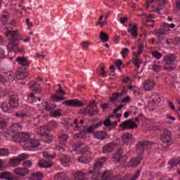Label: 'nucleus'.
<instances>
[{
	"instance_id": "1",
	"label": "nucleus",
	"mask_w": 180,
	"mask_h": 180,
	"mask_svg": "<svg viewBox=\"0 0 180 180\" xmlns=\"http://www.w3.org/2000/svg\"><path fill=\"white\" fill-rule=\"evenodd\" d=\"M106 160H108L107 158L102 157L96 160L92 169L89 172L90 178L93 180H98L99 178H102L103 180H126V178L122 176V175L112 178V174L109 171H105L103 174L100 172V169L103 167V164L106 162Z\"/></svg>"
},
{
	"instance_id": "2",
	"label": "nucleus",
	"mask_w": 180,
	"mask_h": 180,
	"mask_svg": "<svg viewBox=\"0 0 180 180\" xmlns=\"http://www.w3.org/2000/svg\"><path fill=\"white\" fill-rule=\"evenodd\" d=\"M8 36H11V37L10 41L7 45V49L8 51H12V50H15V49H18V47H19V42L18 41L20 40V38H19L20 37V34L18 32V30H7L6 32V37H8Z\"/></svg>"
},
{
	"instance_id": "3",
	"label": "nucleus",
	"mask_w": 180,
	"mask_h": 180,
	"mask_svg": "<svg viewBox=\"0 0 180 180\" xmlns=\"http://www.w3.org/2000/svg\"><path fill=\"white\" fill-rule=\"evenodd\" d=\"M160 140L163 143L160 145V148L162 150V151H167L169 148V146L172 144L171 131L167 129H165L161 135Z\"/></svg>"
},
{
	"instance_id": "4",
	"label": "nucleus",
	"mask_w": 180,
	"mask_h": 180,
	"mask_svg": "<svg viewBox=\"0 0 180 180\" xmlns=\"http://www.w3.org/2000/svg\"><path fill=\"white\" fill-rule=\"evenodd\" d=\"M12 139L15 143H24L30 139V134L27 132H20L13 135Z\"/></svg>"
},
{
	"instance_id": "5",
	"label": "nucleus",
	"mask_w": 180,
	"mask_h": 180,
	"mask_svg": "<svg viewBox=\"0 0 180 180\" xmlns=\"http://www.w3.org/2000/svg\"><path fill=\"white\" fill-rule=\"evenodd\" d=\"M152 146H153V142H150L148 141H141L136 145V151L139 154H143V153H144V150L151 148Z\"/></svg>"
},
{
	"instance_id": "6",
	"label": "nucleus",
	"mask_w": 180,
	"mask_h": 180,
	"mask_svg": "<svg viewBox=\"0 0 180 180\" xmlns=\"http://www.w3.org/2000/svg\"><path fill=\"white\" fill-rule=\"evenodd\" d=\"M113 161L115 162H120V164H124L127 160L124 158L123 155V149L122 148H119L117 153L112 156Z\"/></svg>"
},
{
	"instance_id": "7",
	"label": "nucleus",
	"mask_w": 180,
	"mask_h": 180,
	"mask_svg": "<svg viewBox=\"0 0 180 180\" xmlns=\"http://www.w3.org/2000/svg\"><path fill=\"white\" fill-rule=\"evenodd\" d=\"M120 127H122V130H133V129H137L138 126L136 122H133V120H128L122 122Z\"/></svg>"
},
{
	"instance_id": "8",
	"label": "nucleus",
	"mask_w": 180,
	"mask_h": 180,
	"mask_svg": "<svg viewBox=\"0 0 180 180\" xmlns=\"http://www.w3.org/2000/svg\"><path fill=\"white\" fill-rule=\"evenodd\" d=\"M63 105L72 108H82L84 103L78 99H70L63 102Z\"/></svg>"
},
{
	"instance_id": "9",
	"label": "nucleus",
	"mask_w": 180,
	"mask_h": 180,
	"mask_svg": "<svg viewBox=\"0 0 180 180\" xmlns=\"http://www.w3.org/2000/svg\"><path fill=\"white\" fill-rule=\"evenodd\" d=\"M27 158V155L25 154L20 155L18 158H12L9 160V164L11 167H18V165H20L22 161L26 160Z\"/></svg>"
},
{
	"instance_id": "10",
	"label": "nucleus",
	"mask_w": 180,
	"mask_h": 180,
	"mask_svg": "<svg viewBox=\"0 0 180 180\" xmlns=\"http://www.w3.org/2000/svg\"><path fill=\"white\" fill-rule=\"evenodd\" d=\"M8 103L14 108L19 107V96L15 94H13L8 96Z\"/></svg>"
},
{
	"instance_id": "11",
	"label": "nucleus",
	"mask_w": 180,
	"mask_h": 180,
	"mask_svg": "<svg viewBox=\"0 0 180 180\" xmlns=\"http://www.w3.org/2000/svg\"><path fill=\"white\" fill-rule=\"evenodd\" d=\"M13 172L17 176H26V175H29V169L27 167H17L14 169Z\"/></svg>"
},
{
	"instance_id": "12",
	"label": "nucleus",
	"mask_w": 180,
	"mask_h": 180,
	"mask_svg": "<svg viewBox=\"0 0 180 180\" xmlns=\"http://www.w3.org/2000/svg\"><path fill=\"white\" fill-rule=\"evenodd\" d=\"M15 77L17 79L20 81L26 79L29 77V72H26L24 69L19 68L15 72Z\"/></svg>"
},
{
	"instance_id": "13",
	"label": "nucleus",
	"mask_w": 180,
	"mask_h": 180,
	"mask_svg": "<svg viewBox=\"0 0 180 180\" xmlns=\"http://www.w3.org/2000/svg\"><path fill=\"white\" fill-rule=\"evenodd\" d=\"M141 160H143V158L141 157H139V158L134 157L131 158L128 162V167H129V168H137V167L140 165V162H141Z\"/></svg>"
},
{
	"instance_id": "14",
	"label": "nucleus",
	"mask_w": 180,
	"mask_h": 180,
	"mask_svg": "<svg viewBox=\"0 0 180 180\" xmlns=\"http://www.w3.org/2000/svg\"><path fill=\"white\" fill-rule=\"evenodd\" d=\"M117 147V144L116 143L112 142L110 143H107L105 145L103 148V153H112L115 148Z\"/></svg>"
},
{
	"instance_id": "15",
	"label": "nucleus",
	"mask_w": 180,
	"mask_h": 180,
	"mask_svg": "<svg viewBox=\"0 0 180 180\" xmlns=\"http://www.w3.org/2000/svg\"><path fill=\"white\" fill-rule=\"evenodd\" d=\"M1 109L5 113H12L15 108L9 103L3 102L1 104Z\"/></svg>"
},
{
	"instance_id": "16",
	"label": "nucleus",
	"mask_w": 180,
	"mask_h": 180,
	"mask_svg": "<svg viewBox=\"0 0 180 180\" xmlns=\"http://www.w3.org/2000/svg\"><path fill=\"white\" fill-rule=\"evenodd\" d=\"M37 147H40V141L36 139H31L30 141L29 145L25 143L24 146V148H27V150H30V148H36Z\"/></svg>"
},
{
	"instance_id": "17",
	"label": "nucleus",
	"mask_w": 180,
	"mask_h": 180,
	"mask_svg": "<svg viewBox=\"0 0 180 180\" xmlns=\"http://www.w3.org/2000/svg\"><path fill=\"white\" fill-rule=\"evenodd\" d=\"M49 126H42L37 129V133L39 134V136H44L46 134H49V131H51Z\"/></svg>"
},
{
	"instance_id": "18",
	"label": "nucleus",
	"mask_w": 180,
	"mask_h": 180,
	"mask_svg": "<svg viewBox=\"0 0 180 180\" xmlns=\"http://www.w3.org/2000/svg\"><path fill=\"white\" fill-rule=\"evenodd\" d=\"M145 91H151L155 86V83L153 79H148L143 84Z\"/></svg>"
},
{
	"instance_id": "19",
	"label": "nucleus",
	"mask_w": 180,
	"mask_h": 180,
	"mask_svg": "<svg viewBox=\"0 0 180 180\" xmlns=\"http://www.w3.org/2000/svg\"><path fill=\"white\" fill-rule=\"evenodd\" d=\"M143 53V45H139V51L136 53L135 60L134 61V64L136 65V68H140V64H141V62H140V59H139V56Z\"/></svg>"
},
{
	"instance_id": "20",
	"label": "nucleus",
	"mask_w": 180,
	"mask_h": 180,
	"mask_svg": "<svg viewBox=\"0 0 180 180\" xmlns=\"http://www.w3.org/2000/svg\"><path fill=\"white\" fill-rule=\"evenodd\" d=\"M15 61L20 65H22V67H29V65H30V61H29L26 57H18Z\"/></svg>"
},
{
	"instance_id": "21",
	"label": "nucleus",
	"mask_w": 180,
	"mask_h": 180,
	"mask_svg": "<svg viewBox=\"0 0 180 180\" xmlns=\"http://www.w3.org/2000/svg\"><path fill=\"white\" fill-rule=\"evenodd\" d=\"M85 173L82 171L76 172L73 174V180H86Z\"/></svg>"
},
{
	"instance_id": "22",
	"label": "nucleus",
	"mask_w": 180,
	"mask_h": 180,
	"mask_svg": "<svg viewBox=\"0 0 180 180\" xmlns=\"http://www.w3.org/2000/svg\"><path fill=\"white\" fill-rule=\"evenodd\" d=\"M82 113L84 115H89V116H95V112L94 110V107H92V104H90L87 107L84 108Z\"/></svg>"
},
{
	"instance_id": "23",
	"label": "nucleus",
	"mask_w": 180,
	"mask_h": 180,
	"mask_svg": "<svg viewBox=\"0 0 180 180\" xmlns=\"http://www.w3.org/2000/svg\"><path fill=\"white\" fill-rule=\"evenodd\" d=\"M163 60L165 63H170V64H174V63H175V60H176V56L172 53H170L165 56Z\"/></svg>"
},
{
	"instance_id": "24",
	"label": "nucleus",
	"mask_w": 180,
	"mask_h": 180,
	"mask_svg": "<svg viewBox=\"0 0 180 180\" xmlns=\"http://www.w3.org/2000/svg\"><path fill=\"white\" fill-rule=\"evenodd\" d=\"M169 30V24L167 23V22H163L159 30V36H160V34H165L166 33V32H168Z\"/></svg>"
},
{
	"instance_id": "25",
	"label": "nucleus",
	"mask_w": 180,
	"mask_h": 180,
	"mask_svg": "<svg viewBox=\"0 0 180 180\" xmlns=\"http://www.w3.org/2000/svg\"><path fill=\"white\" fill-rule=\"evenodd\" d=\"M138 30L139 28L137 27V24H135L133 27L128 30V32H130L132 39H137V36H139V34L137 33Z\"/></svg>"
},
{
	"instance_id": "26",
	"label": "nucleus",
	"mask_w": 180,
	"mask_h": 180,
	"mask_svg": "<svg viewBox=\"0 0 180 180\" xmlns=\"http://www.w3.org/2000/svg\"><path fill=\"white\" fill-rule=\"evenodd\" d=\"M124 94L126 95V91H122L120 94L119 93H113L110 97V101L112 102H116L117 101V99H119L120 96H124Z\"/></svg>"
},
{
	"instance_id": "27",
	"label": "nucleus",
	"mask_w": 180,
	"mask_h": 180,
	"mask_svg": "<svg viewBox=\"0 0 180 180\" xmlns=\"http://www.w3.org/2000/svg\"><path fill=\"white\" fill-rule=\"evenodd\" d=\"M94 136L96 139H98L99 140H105L107 136V133L106 131H98L94 132Z\"/></svg>"
},
{
	"instance_id": "28",
	"label": "nucleus",
	"mask_w": 180,
	"mask_h": 180,
	"mask_svg": "<svg viewBox=\"0 0 180 180\" xmlns=\"http://www.w3.org/2000/svg\"><path fill=\"white\" fill-rule=\"evenodd\" d=\"M92 160V158L88 157L85 155L80 156L78 158L79 162H82V164H89V162H91Z\"/></svg>"
},
{
	"instance_id": "29",
	"label": "nucleus",
	"mask_w": 180,
	"mask_h": 180,
	"mask_svg": "<svg viewBox=\"0 0 180 180\" xmlns=\"http://www.w3.org/2000/svg\"><path fill=\"white\" fill-rule=\"evenodd\" d=\"M39 166L41 168H51L53 167V162L51 161H40L39 163Z\"/></svg>"
},
{
	"instance_id": "30",
	"label": "nucleus",
	"mask_w": 180,
	"mask_h": 180,
	"mask_svg": "<svg viewBox=\"0 0 180 180\" xmlns=\"http://www.w3.org/2000/svg\"><path fill=\"white\" fill-rule=\"evenodd\" d=\"M56 108H57V105L55 103H49V102H45V110L47 112H51L52 110H55Z\"/></svg>"
},
{
	"instance_id": "31",
	"label": "nucleus",
	"mask_w": 180,
	"mask_h": 180,
	"mask_svg": "<svg viewBox=\"0 0 180 180\" xmlns=\"http://www.w3.org/2000/svg\"><path fill=\"white\" fill-rule=\"evenodd\" d=\"M44 176L41 172H35L31 174L30 180H41Z\"/></svg>"
},
{
	"instance_id": "32",
	"label": "nucleus",
	"mask_w": 180,
	"mask_h": 180,
	"mask_svg": "<svg viewBox=\"0 0 180 180\" xmlns=\"http://www.w3.org/2000/svg\"><path fill=\"white\" fill-rule=\"evenodd\" d=\"M101 124H102V121L96 124H93L92 125H91L86 129L87 133H89V134H91V133H94V131L95 130V129H98V127H99Z\"/></svg>"
},
{
	"instance_id": "33",
	"label": "nucleus",
	"mask_w": 180,
	"mask_h": 180,
	"mask_svg": "<svg viewBox=\"0 0 180 180\" xmlns=\"http://www.w3.org/2000/svg\"><path fill=\"white\" fill-rule=\"evenodd\" d=\"M67 140H68V135L65 134H61L58 136L59 143H60L62 146H64V144L67 143Z\"/></svg>"
},
{
	"instance_id": "34",
	"label": "nucleus",
	"mask_w": 180,
	"mask_h": 180,
	"mask_svg": "<svg viewBox=\"0 0 180 180\" xmlns=\"http://www.w3.org/2000/svg\"><path fill=\"white\" fill-rule=\"evenodd\" d=\"M132 134H130L129 133H126L122 136V141L124 144H129V142L130 140H131Z\"/></svg>"
},
{
	"instance_id": "35",
	"label": "nucleus",
	"mask_w": 180,
	"mask_h": 180,
	"mask_svg": "<svg viewBox=\"0 0 180 180\" xmlns=\"http://www.w3.org/2000/svg\"><path fill=\"white\" fill-rule=\"evenodd\" d=\"M99 37L103 43L109 41V35H108L105 32H101L99 34Z\"/></svg>"
},
{
	"instance_id": "36",
	"label": "nucleus",
	"mask_w": 180,
	"mask_h": 180,
	"mask_svg": "<svg viewBox=\"0 0 180 180\" xmlns=\"http://www.w3.org/2000/svg\"><path fill=\"white\" fill-rule=\"evenodd\" d=\"M9 154L10 153L8 148H0V157H8Z\"/></svg>"
},
{
	"instance_id": "37",
	"label": "nucleus",
	"mask_w": 180,
	"mask_h": 180,
	"mask_svg": "<svg viewBox=\"0 0 180 180\" xmlns=\"http://www.w3.org/2000/svg\"><path fill=\"white\" fill-rule=\"evenodd\" d=\"M44 143H46L49 144L53 142V135L48 133L47 134L44 135Z\"/></svg>"
},
{
	"instance_id": "38",
	"label": "nucleus",
	"mask_w": 180,
	"mask_h": 180,
	"mask_svg": "<svg viewBox=\"0 0 180 180\" xmlns=\"http://www.w3.org/2000/svg\"><path fill=\"white\" fill-rule=\"evenodd\" d=\"M50 115L51 116V117H57L58 116H61V108H58L56 110L51 112Z\"/></svg>"
},
{
	"instance_id": "39",
	"label": "nucleus",
	"mask_w": 180,
	"mask_h": 180,
	"mask_svg": "<svg viewBox=\"0 0 180 180\" xmlns=\"http://www.w3.org/2000/svg\"><path fill=\"white\" fill-rule=\"evenodd\" d=\"M173 64L174 63H167L163 66L164 70H165L166 71H172L174 69V66H172Z\"/></svg>"
},
{
	"instance_id": "40",
	"label": "nucleus",
	"mask_w": 180,
	"mask_h": 180,
	"mask_svg": "<svg viewBox=\"0 0 180 180\" xmlns=\"http://www.w3.org/2000/svg\"><path fill=\"white\" fill-rule=\"evenodd\" d=\"M11 176V173L8 172H4L0 173V179L7 180Z\"/></svg>"
},
{
	"instance_id": "41",
	"label": "nucleus",
	"mask_w": 180,
	"mask_h": 180,
	"mask_svg": "<svg viewBox=\"0 0 180 180\" xmlns=\"http://www.w3.org/2000/svg\"><path fill=\"white\" fill-rule=\"evenodd\" d=\"M51 101H54L55 102H60V101H64V97H58V96L56 94H53L51 96Z\"/></svg>"
},
{
	"instance_id": "42",
	"label": "nucleus",
	"mask_w": 180,
	"mask_h": 180,
	"mask_svg": "<svg viewBox=\"0 0 180 180\" xmlns=\"http://www.w3.org/2000/svg\"><path fill=\"white\" fill-rule=\"evenodd\" d=\"M65 179V174L64 173H58L55 177L54 180H64Z\"/></svg>"
},
{
	"instance_id": "43",
	"label": "nucleus",
	"mask_w": 180,
	"mask_h": 180,
	"mask_svg": "<svg viewBox=\"0 0 180 180\" xmlns=\"http://www.w3.org/2000/svg\"><path fill=\"white\" fill-rule=\"evenodd\" d=\"M22 165L25 167H27V168H31L32 165H33V162H32V161L29 160H24L22 162Z\"/></svg>"
},
{
	"instance_id": "44",
	"label": "nucleus",
	"mask_w": 180,
	"mask_h": 180,
	"mask_svg": "<svg viewBox=\"0 0 180 180\" xmlns=\"http://www.w3.org/2000/svg\"><path fill=\"white\" fill-rule=\"evenodd\" d=\"M42 155L44 157V158H49L50 160H53L55 157L54 155H50V153H47L46 151H44L42 153Z\"/></svg>"
},
{
	"instance_id": "45",
	"label": "nucleus",
	"mask_w": 180,
	"mask_h": 180,
	"mask_svg": "<svg viewBox=\"0 0 180 180\" xmlns=\"http://www.w3.org/2000/svg\"><path fill=\"white\" fill-rule=\"evenodd\" d=\"M32 91H34L35 94H40L41 92V86H40L39 84H37L34 86Z\"/></svg>"
},
{
	"instance_id": "46",
	"label": "nucleus",
	"mask_w": 180,
	"mask_h": 180,
	"mask_svg": "<svg viewBox=\"0 0 180 180\" xmlns=\"http://www.w3.org/2000/svg\"><path fill=\"white\" fill-rule=\"evenodd\" d=\"M28 101H29L30 103H33L34 102H36L37 98L34 96V94L31 93L30 94V96L28 97Z\"/></svg>"
},
{
	"instance_id": "47",
	"label": "nucleus",
	"mask_w": 180,
	"mask_h": 180,
	"mask_svg": "<svg viewBox=\"0 0 180 180\" xmlns=\"http://www.w3.org/2000/svg\"><path fill=\"white\" fill-rule=\"evenodd\" d=\"M61 162L62 164H68V162H70V158H68V156L67 155H64L62 158H61Z\"/></svg>"
},
{
	"instance_id": "48",
	"label": "nucleus",
	"mask_w": 180,
	"mask_h": 180,
	"mask_svg": "<svg viewBox=\"0 0 180 180\" xmlns=\"http://www.w3.org/2000/svg\"><path fill=\"white\" fill-rule=\"evenodd\" d=\"M110 119L107 118L104 120V122H102V124H103L105 127H110Z\"/></svg>"
},
{
	"instance_id": "49",
	"label": "nucleus",
	"mask_w": 180,
	"mask_h": 180,
	"mask_svg": "<svg viewBox=\"0 0 180 180\" xmlns=\"http://www.w3.org/2000/svg\"><path fill=\"white\" fill-rule=\"evenodd\" d=\"M15 116H16V117H18V119H25V117H26V114L22 112H16L15 114Z\"/></svg>"
},
{
	"instance_id": "50",
	"label": "nucleus",
	"mask_w": 180,
	"mask_h": 180,
	"mask_svg": "<svg viewBox=\"0 0 180 180\" xmlns=\"http://www.w3.org/2000/svg\"><path fill=\"white\" fill-rule=\"evenodd\" d=\"M141 172V170H137L136 174L132 176L129 180H136L137 178L140 176V173Z\"/></svg>"
},
{
	"instance_id": "51",
	"label": "nucleus",
	"mask_w": 180,
	"mask_h": 180,
	"mask_svg": "<svg viewBox=\"0 0 180 180\" xmlns=\"http://www.w3.org/2000/svg\"><path fill=\"white\" fill-rule=\"evenodd\" d=\"M128 53H129V49H127V48L123 49L121 52V54H122L123 58H124V57H126V56H127Z\"/></svg>"
},
{
	"instance_id": "52",
	"label": "nucleus",
	"mask_w": 180,
	"mask_h": 180,
	"mask_svg": "<svg viewBox=\"0 0 180 180\" xmlns=\"http://www.w3.org/2000/svg\"><path fill=\"white\" fill-rule=\"evenodd\" d=\"M153 70L155 72H158V62L154 61L153 64Z\"/></svg>"
},
{
	"instance_id": "53",
	"label": "nucleus",
	"mask_w": 180,
	"mask_h": 180,
	"mask_svg": "<svg viewBox=\"0 0 180 180\" xmlns=\"http://www.w3.org/2000/svg\"><path fill=\"white\" fill-rule=\"evenodd\" d=\"M49 127H52L53 129H57L58 127V124L56 121H51L49 125Z\"/></svg>"
},
{
	"instance_id": "54",
	"label": "nucleus",
	"mask_w": 180,
	"mask_h": 180,
	"mask_svg": "<svg viewBox=\"0 0 180 180\" xmlns=\"http://www.w3.org/2000/svg\"><path fill=\"white\" fill-rule=\"evenodd\" d=\"M98 25H100L101 27H103V26L108 25V21L106 20L104 21H98L96 24V26H98Z\"/></svg>"
},
{
	"instance_id": "55",
	"label": "nucleus",
	"mask_w": 180,
	"mask_h": 180,
	"mask_svg": "<svg viewBox=\"0 0 180 180\" xmlns=\"http://www.w3.org/2000/svg\"><path fill=\"white\" fill-rule=\"evenodd\" d=\"M115 64L117 68L120 70V65H122V64H123V61H122V60H120V59H118L117 60H116L115 62Z\"/></svg>"
},
{
	"instance_id": "56",
	"label": "nucleus",
	"mask_w": 180,
	"mask_h": 180,
	"mask_svg": "<svg viewBox=\"0 0 180 180\" xmlns=\"http://www.w3.org/2000/svg\"><path fill=\"white\" fill-rule=\"evenodd\" d=\"M81 46H82V47H83L84 49H88V47H89V41H82V42L81 43Z\"/></svg>"
},
{
	"instance_id": "57",
	"label": "nucleus",
	"mask_w": 180,
	"mask_h": 180,
	"mask_svg": "<svg viewBox=\"0 0 180 180\" xmlns=\"http://www.w3.org/2000/svg\"><path fill=\"white\" fill-rule=\"evenodd\" d=\"M124 105L123 104L119 105L115 109H114L113 113L114 114L117 113V112H119V110H120V109H122V108H124Z\"/></svg>"
},
{
	"instance_id": "58",
	"label": "nucleus",
	"mask_w": 180,
	"mask_h": 180,
	"mask_svg": "<svg viewBox=\"0 0 180 180\" xmlns=\"http://www.w3.org/2000/svg\"><path fill=\"white\" fill-rule=\"evenodd\" d=\"M56 150L61 151V153H64L65 151V148H64V146H56Z\"/></svg>"
},
{
	"instance_id": "59",
	"label": "nucleus",
	"mask_w": 180,
	"mask_h": 180,
	"mask_svg": "<svg viewBox=\"0 0 180 180\" xmlns=\"http://www.w3.org/2000/svg\"><path fill=\"white\" fill-rule=\"evenodd\" d=\"M101 75H102V77H106V72H105V66H101Z\"/></svg>"
},
{
	"instance_id": "60",
	"label": "nucleus",
	"mask_w": 180,
	"mask_h": 180,
	"mask_svg": "<svg viewBox=\"0 0 180 180\" xmlns=\"http://www.w3.org/2000/svg\"><path fill=\"white\" fill-rule=\"evenodd\" d=\"M116 126H117V121H115L113 122H110V129H115Z\"/></svg>"
},
{
	"instance_id": "61",
	"label": "nucleus",
	"mask_w": 180,
	"mask_h": 180,
	"mask_svg": "<svg viewBox=\"0 0 180 180\" xmlns=\"http://www.w3.org/2000/svg\"><path fill=\"white\" fill-rule=\"evenodd\" d=\"M6 78H7V79H10L12 80L13 79V76H12V74H11V72L6 73L5 75Z\"/></svg>"
},
{
	"instance_id": "62",
	"label": "nucleus",
	"mask_w": 180,
	"mask_h": 180,
	"mask_svg": "<svg viewBox=\"0 0 180 180\" xmlns=\"http://www.w3.org/2000/svg\"><path fill=\"white\" fill-rule=\"evenodd\" d=\"M5 127H6V122L0 120V129H5Z\"/></svg>"
},
{
	"instance_id": "63",
	"label": "nucleus",
	"mask_w": 180,
	"mask_h": 180,
	"mask_svg": "<svg viewBox=\"0 0 180 180\" xmlns=\"http://www.w3.org/2000/svg\"><path fill=\"white\" fill-rule=\"evenodd\" d=\"M152 56H153V57L156 58V60H158V51H152Z\"/></svg>"
},
{
	"instance_id": "64",
	"label": "nucleus",
	"mask_w": 180,
	"mask_h": 180,
	"mask_svg": "<svg viewBox=\"0 0 180 180\" xmlns=\"http://www.w3.org/2000/svg\"><path fill=\"white\" fill-rule=\"evenodd\" d=\"M30 88H32V89H33L34 88V86H36V85H37V84H36V82H34V81H31L30 82Z\"/></svg>"
}]
</instances>
